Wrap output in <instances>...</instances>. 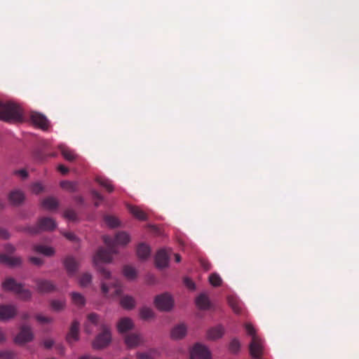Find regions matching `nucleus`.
Segmentation results:
<instances>
[{"label":"nucleus","instance_id":"obj_1","mask_svg":"<svg viewBox=\"0 0 359 359\" xmlns=\"http://www.w3.org/2000/svg\"><path fill=\"white\" fill-rule=\"evenodd\" d=\"M104 243L107 246V249L100 248L93 257V262L97 271L105 279H109V283H102L101 290L104 294H107L111 290V296H119L122 292V287L119 280L111 278V273L105 268L100 266L99 262L109 263L112 260V255L117 253L116 245H126L130 241V236L125 231L118 232L114 238L104 235L102 236Z\"/></svg>","mask_w":359,"mask_h":359},{"label":"nucleus","instance_id":"obj_2","mask_svg":"<svg viewBox=\"0 0 359 359\" xmlns=\"http://www.w3.org/2000/svg\"><path fill=\"white\" fill-rule=\"evenodd\" d=\"M0 119L6 122L22 121V110L13 102L0 100Z\"/></svg>","mask_w":359,"mask_h":359},{"label":"nucleus","instance_id":"obj_3","mask_svg":"<svg viewBox=\"0 0 359 359\" xmlns=\"http://www.w3.org/2000/svg\"><path fill=\"white\" fill-rule=\"evenodd\" d=\"M248 334L252 337V341L249 345L250 353L255 358H261L263 353L262 341L256 334V330L250 323L245 325Z\"/></svg>","mask_w":359,"mask_h":359},{"label":"nucleus","instance_id":"obj_4","mask_svg":"<svg viewBox=\"0 0 359 359\" xmlns=\"http://www.w3.org/2000/svg\"><path fill=\"white\" fill-rule=\"evenodd\" d=\"M2 287L6 291L14 292L23 300H27L30 299L32 296L31 292L29 290L25 289L21 284L18 283L12 278H6L2 283Z\"/></svg>","mask_w":359,"mask_h":359},{"label":"nucleus","instance_id":"obj_5","mask_svg":"<svg viewBox=\"0 0 359 359\" xmlns=\"http://www.w3.org/2000/svg\"><path fill=\"white\" fill-rule=\"evenodd\" d=\"M55 221L48 217H41L36 226H27L26 231L30 234H36L41 231H53L56 228Z\"/></svg>","mask_w":359,"mask_h":359},{"label":"nucleus","instance_id":"obj_6","mask_svg":"<svg viewBox=\"0 0 359 359\" xmlns=\"http://www.w3.org/2000/svg\"><path fill=\"white\" fill-rule=\"evenodd\" d=\"M102 332L100 333L93 343L95 348H102L107 346L111 341V335L109 327L102 324L101 325Z\"/></svg>","mask_w":359,"mask_h":359},{"label":"nucleus","instance_id":"obj_7","mask_svg":"<svg viewBox=\"0 0 359 359\" xmlns=\"http://www.w3.org/2000/svg\"><path fill=\"white\" fill-rule=\"evenodd\" d=\"M156 307L161 311H170L173 306V300L168 294H163L156 297L154 300Z\"/></svg>","mask_w":359,"mask_h":359},{"label":"nucleus","instance_id":"obj_8","mask_svg":"<svg viewBox=\"0 0 359 359\" xmlns=\"http://www.w3.org/2000/svg\"><path fill=\"white\" fill-rule=\"evenodd\" d=\"M190 359H211V353L208 347L198 343L191 351Z\"/></svg>","mask_w":359,"mask_h":359},{"label":"nucleus","instance_id":"obj_9","mask_svg":"<svg viewBox=\"0 0 359 359\" xmlns=\"http://www.w3.org/2000/svg\"><path fill=\"white\" fill-rule=\"evenodd\" d=\"M30 121L36 127L46 130L49 127V121L46 116L36 111H32L29 116Z\"/></svg>","mask_w":359,"mask_h":359},{"label":"nucleus","instance_id":"obj_10","mask_svg":"<svg viewBox=\"0 0 359 359\" xmlns=\"http://www.w3.org/2000/svg\"><path fill=\"white\" fill-rule=\"evenodd\" d=\"M34 335L32 329L29 326H22L19 334L15 338V342L18 344H24L33 339Z\"/></svg>","mask_w":359,"mask_h":359},{"label":"nucleus","instance_id":"obj_11","mask_svg":"<svg viewBox=\"0 0 359 359\" xmlns=\"http://www.w3.org/2000/svg\"><path fill=\"white\" fill-rule=\"evenodd\" d=\"M17 314V309L13 305H0V320H6Z\"/></svg>","mask_w":359,"mask_h":359},{"label":"nucleus","instance_id":"obj_12","mask_svg":"<svg viewBox=\"0 0 359 359\" xmlns=\"http://www.w3.org/2000/svg\"><path fill=\"white\" fill-rule=\"evenodd\" d=\"M156 266L165 268L168 266L169 262V253L165 249L159 250L155 257Z\"/></svg>","mask_w":359,"mask_h":359},{"label":"nucleus","instance_id":"obj_13","mask_svg":"<svg viewBox=\"0 0 359 359\" xmlns=\"http://www.w3.org/2000/svg\"><path fill=\"white\" fill-rule=\"evenodd\" d=\"M37 290L42 293H49L56 290V286L48 280H38L36 282Z\"/></svg>","mask_w":359,"mask_h":359},{"label":"nucleus","instance_id":"obj_14","mask_svg":"<svg viewBox=\"0 0 359 359\" xmlns=\"http://www.w3.org/2000/svg\"><path fill=\"white\" fill-rule=\"evenodd\" d=\"M227 302L229 306L236 314L241 315L243 313V304L238 298L234 296H229Z\"/></svg>","mask_w":359,"mask_h":359},{"label":"nucleus","instance_id":"obj_15","mask_svg":"<svg viewBox=\"0 0 359 359\" xmlns=\"http://www.w3.org/2000/svg\"><path fill=\"white\" fill-rule=\"evenodd\" d=\"M25 199L24 193L18 189L12 191L8 195V201L13 205H21Z\"/></svg>","mask_w":359,"mask_h":359},{"label":"nucleus","instance_id":"obj_16","mask_svg":"<svg viewBox=\"0 0 359 359\" xmlns=\"http://www.w3.org/2000/svg\"><path fill=\"white\" fill-rule=\"evenodd\" d=\"M79 323L74 320L67 335V340L69 343H72L79 339Z\"/></svg>","mask_w":359,"mask_h":359},{"label":"nucleus","instance_id":"obj_17","mask_svg":"<svg viewBox=\"0 0 359 359\" xmlns=\"http://www.w3.org/2000/svg\"><path fill=\"white\" fill-rule=\"evenodd\" d=\"M64 265L69 276L74 275L78 269V262L72 256H68L64 259Z\"/></svg>","mask_w":359,"mask_h":359},{"label":"nucleus","instance_id":"obj_18","mask_svg":"<svg viewBox=\"0 0 359 359\" xmlns=\"http://www.w3.org/2000/svg\"><path fill=\"white\" fill-rule=\"evenodd\" d=\"M224 328L223 326L219 325L209 329L207 332V337L208 339L216 340L221 338L224 335Z\"/></svg>","mask_w":359,"mask_h":359},{"label":"nucleus","instance_id":"obj_19","mask_svg":"<svg viewBox=\"0 0 359 359\" xmlns=\"http://www.w3.org/2000/svg\"><path fill=\"white\" fill-rule=\"evenodd\" d=\"M142 338L138 334H130L125 337V343L129 348H134L142 343Z\"/></svg>","mask_w":359,"mask_h":359},{"label":"nucleus","instance_id":"obj_20","mask_svg":"<svg viewBox=\"0 0 359 359\" xmlns=\"http://www.w3.org/2000/svg\"><path fill=\"white\" fill-rule=\"evenodd\" d=\"M133 323L130 318H123L118 321L117 324V329L120 333H124L132 330L133 328Z\"/></svg>","mask_w":359,"mask_h":359},{"label":"nucleus","instance_id":"obj_21","mask_svg":"<svg viewBox=\"0 0 359 359\" xmlns=\"http://www.w3.org/2000/svg\"><path fill=\"white\" fill-rule=\"evenodd\" d=\"M0 262L10 266H15L21 264V259L20 257L2 254L0 255Z\"/></svg>","mask_w":359,"mask_h":359},{"label":"nucleus","instance_id":"obj_22","mask_svg":"<svg viewBox=\"0 0 359 359\" xmlns=\"http://www.w3.org/2000/svg\"><path fill=\"white\" fill-rule=\"evenodd\" d=\"M187 334V327L184 324H180L174 327L171 331V337L174 339H180Z\"/></svg>","mask_w":359,"mask_h":359},{"label":"nucleus","instance_id":"obj_23","mask_svg":"<svg viewBox=\"0 0 359 359\" xmlns=\"http://www.w3.org/2000/svg\"><path fill=\"white\" fill-rule=\"evenodd\" d=\"M129 212L137 219L140 220H147V214L138 206L128 205Z\"/></svg>","mask_w":359,"mask_h":359},{"label":"nucleus","instance_id":"obj_24","mask_svg":"<svg viewBox=\"0 0 359 359\" xmlns=\"http://www.w3.org/2000/svg\"><path fill=\"white\" fill-rule=\"evenodd\" d=\"M33 250L37 253H40L48 257H50L55 253V250L53 248L40 244L34 245L33 246Z\"/></svg>","mask_w":359,"mask_h":359},{"label":"nucleus","instance_id":"obj_25","mask_svg":"<svg viewBox=\"0 0 359 359\" xmlns=\"http://www.w3.org/2000/svg\"><path fill=\"white\" fill-rule=\"evenodd\" d=\"M196 304L201 309H208L210 307V300L205 294H201L196 299Z\"/></svg>","mask_w":359,"mask_h":359},{"label":"nucleus","instance_id":"obj_26","mask_svg":"<svg viewBox=\"0 0 359 359\" xmlns=\"http://www.w3.org/2000/svg\"><path fill=\"white\" fill-rule=\"evenodd\" d=\"M121 306L126 309H132L135 306V300L131 296H123L120 301Z\"/></svg>","mask_w":359,"mask_h":359},{"label":"nucleus","instance_id":"obj_27","mask_svg":"<svg viewBox=\"0 0 359 359\" xmlns=\"http://www.w3.org/2000/svg\"><path fill=\"white\" fill-rule=\"evenodd\" d=\"M42 206L47 210H55L58 207V202L53 197H48L42 201Z\"/></svg>","mask_w":359,"mask_h":359},{"label":"nucleus","instance_id":"obj_28","mask_svg":"<svg viewBox=\"0 0 359 359\" xmlns=\"http://www.w3.org/2000/svg\"><path fill=\"white\" fill-rule=\"evenodd\" d=\"M96 182L100 186L105 188L108 192L111 193L114 191V186L109 179H107L104 177H96Z\"/></svg>","mask_w":359,"mask_h":359},{"label":"nucleus","instance_id":"obj_29","mask_svg":"<svg viewBox=\"0 0 359 359\" xmlns=\"http://www.w3.org/2000/svg\"><path fill=\"white\" fill-rule=\"evenodd\" d=\"M137 254L140 259H146L150 255V248L147 245L141 243L137 248Z\"/></svg>","mask_w":359,"mask_h":359},{"label":"nucleus","instance_id":"obj_30","mask_svg":"<svg viewBox=\"0 0 359 359\" xmlns=\"http://www.w3.org/2000/svg\"><path fill=\"white\" fill-rule=\"evenodd\" d=\"M72 302L79 307H82L86 304L85 298L79 292H72L71 294Z\"/></svg>","mask_w":359,"mask_h":359},{"label":"nucleus","instance_id":"obj_31","mask_svg":"<svg viewBox=\"0 0 359 359\" xmlns=\"http://www.w3.org/2000/svg\"><path fill=\"white\" fill-rule=\"evenodd\" d=\"M60 186L63 189L69 191L70 192H74L77 191L78 183L76 182L71 181H62Z\"/></svg>","mask_w":359,"mask_h":359},{"label":"nucleus","instance_id":"obj_32","mask_svg":"<svg viewBox=\"0 0 359 359\" xmlns=\"http://www.w3.org/2000/svg\"><path fill=\"white\" fill-rule=\"evenodd\" d=\"M60 151L63 157L69 161H73L76 158V155L74 152L69 148L62 147L60 148Z\"/></svg>","mask_w":359,"mask_h":359},{"label":"nucleus","instance_id":"obj_33","mask_svg":"<svg viewBox=\"0 0 359 359\" xmlns=\"http://www.w3.org/2000/svg\"><path fill=\"white\" fill-rule=\"evenodd\" d=\"M140 317L143 320H149L154 317V313L153 310L148 307H143L140 310Z\"/></svg>","mask_w":359,"mask_h":359},{"label":"nucleus","instance_id":"obj_34","mask_svg":"<svg viewBox=\"0 0 359 359\" xmlns=\"http://www.w3.org/2000/svg\"><path fill=\"white\" fill-rule=\"evenodd\" d=\"M51 309L55 311H60L65 307V302L62 300H51L50 302Z\"/></svg>","mask_w":359,"mask_h":359},{"label":"nucleus","instance_id":"obj_35","mask_svg":"<svg viewBox=\"0 0 359 359\" xmlns=\"http://www.w3.org/2000/svg\"><path fill=\"white\" fill-rule=\"evenodd\" d=\"M123 274L128 279L130 280L135 279L137 276L135 269L130 266H126L123 268Z\"/></svg>","mask_w":359,"mask_h":359},{"label":"nucleus","instance_id":"obj_36","mask_svg":"<svg viewBox=\"0 0 359 359\" xmlns=\"http://www.w3.org/2000/svg\"><path fill=\"white\" fill-rule=\"evenodd\" d=\"M104 219L105 223L111 228H114L119 225L118 219L114 216L107 215Z\"/></svg>","mask_w":359,"mask_h":359},{"label":"nucleus","instance_id":"obj_37","mask_svg":"<svg viewBox=\"0 0 359 359\" xmlns=\"http://www.w3.org/2000/svg\"><path fill=\"white\" fill-rule=\"evenodd\" d=\"M221 277L216 273H213L209 276V282L214 287H218L222 284Z\"/></svg>","mask_w":359,"mask_h":359},{"label":"nucleus","instance_id":"obj_38","mask_svg":"<svg viewBox=\"0 0 359 359\" xmlns=\"http://www.w3.org/2000/svg\"><path fill=\"white\" fill-rule=\"evenodd\" d=\"M241 343L236 338L233 339L229 344V350L233 353H237L240 351Z\"/></svg>","mask_w":359,"mask_h":359},{"label":"nucleus","instance_id":"obj_39","mask_svg":"<svg viewBox=\"0 0 359 359\" xmlns=\"http://www.w3.org/2000/svg\"><path fill=\"white\" fill-rule=\"evenodd\" d=\"M92 280V276L88 273H85L81 275L80 279H79V284L82 287H86L88 285Z\"/></svg>","mask_w":359,"mask_h":359},{"label":"nucleus","instance_id":"obj_40","mask_svg":"<svg viewBox=\"0 0 359 359\" xmlns=\"http://www.w3.org/2000/svg\"><path fill=\"white\" fill-rule=\"evenodd\" d=\"M64 217L69 221H76L77 220V215L75 210L73 209H67L64 212Z\"/></svg>","mask_w":359,"mask_h":359},{"label":"nucleus","instance_id":"obj_41","mask_svg":"<svg viewBox=\"0 0 359 359\" xmlns=\"http://www.w3.org/2000/svg\"><path fill=\"white\" fill-rule=\"evenodd\" d=\"M91 194L93 196V199L96 201L95 202V206L98 207L100 202H102L104 201V197L99 192H97L95 190H92Z\"/></svg>","mask_w":359,"mask_h":359},{"label":"nucleus","instance_id":"obj_42","mask_svg":"<svg viewBox=\"0 0 359 359\" xmlns=\"http://www.w3.org/2000/svg\"><path fill=\"white\" fill-rule=\"evenodd\" d=\"M35 318L36 320L41 324H48L53 322L52 318L43 316L41 314L36 315Z\"/></svg>","mask_w":359,"mask_h":359},{"label":"nucleus","instance_id":"obj_43","mask_svg":"<svg viewBox=\"0 0 359 359\" xmlns=\"http://www.w3.org/2000/svg\"><path fill=\"white\" fill-rule=\"evenodd\" d=\"M100 317L95 313H91L88 315V321L95 325L99 324Z\"/></svg>","mask_w":359,"mask_h":359},{"label":"nucleus","instance_id":"obj_44","mask_svg":"<svg viewBox=\"0 0 359 359\" xmlns=\"http://www.w3.org/2000/svg\"><path fill=\"white\" fill-rule=\"evenodd\" d=\"M43 187L39 182L34 183L32 187V191L35 194H39V193L43 191Z\"/></svg>","mask_w":359,"mask_h":359},{"label":"nucleus","instance_id":"obj_45","mask_svg":"<svg viewBox=\"0 0 359 359\" xmlns=\"http://www.w3.org/2000/svg\"><path fill=\"white\" fill-rule=\"evenodd\" d=\"M184 285H186L187 287H188L189 289L191 290H195V283L193 282V280L189 278H184Z\"/></svg>","mask_w":359,"mask_h":359},{"label":"nucleus","instance_id":"obj_46","mask_svg":"<svg viewBox=\"0 0 359 359\" xmlns=\"http://www.w3.org/2000/svg\"><path fill=\"white\" fill-rule=\"evenodd\" d=\"M29 261L31 263L38 266H41L43 264V259L40 257H30Z\"/></svg>","mask_w":359,"mask_h":359},{"label":"nucleus","instance_id":"obj_47","mask_svg":"<svg viewBox=\"0 0 359 359\" xmlns=\"http://www.w3.org/2000/svg\"><path fill=\"white\" fill-rule=\"evenodd\" d=\"M0 357L5 359H11L14 357V353L10 351H1Z\"/></svg>","mask_w":359,"mask_h":359},{"label":"nucleus","instance_id":"obj_48","mask_svg":"<svg viewBox=\"0 0 359 359\" xmlns=\"http://www.w3.org/2000/svg\"><path fill=\"white\" fill-rule=\"evenodd\" d=\"M201 265L205 271H209L211 269V264L208 261L201 260Z\"/></svg>","mask_w":359,"mask_h":359},{"label":"nucleus","instance_id":"obj_49","mask_svg":"<svg viewBox=\"0 0 359 359\" xmlns=\"http://www.w3.org/2000/svg\"><path fill=\"white\" fill-rule=\"evenodd\" d=\"M0 238L2 239H8L9 238V233L7 230L0 229Z\"/></svg>","mask_w":359,"mask_h":359},{"label":"nucleus","instance_id":"obj_50","mask_svg":"<svg viewBox=\"0 0 359 359\" xmlns=\"http://www.w3.org/2000/svg\"><path fill=\"white\" fill-rule=\"evenodd\" d=\"M15 175H20L22 178H26L28 176V173L25 170H20L15 171Z\"/></svg>","mask_w":359,"mask_h":359},{"label":"nucleus","instance_id":"obj_51","mask_svg":"<svg viewBox=\"0 0 359 359\" xmlns=\"http://www.w3.org/2000/svg\"><path fill=\"white\" fill-rule=\"evenodd\" d=\"M65 236L69 241H74L76 240V237L74 233L72 232H67L65 233Z\"/></svg>","mask_w":359,"mask_h":359},{"label":"nucleus","instance_id":"obj_52","mask_svg":"<svg viewBox=\"0 0 359 359\" xmlns=\"http://www.w3.org/2000/svg\"><path fill=\"white\" fill-rule=\"evenodd\" d=\"M137 359H154L149 355L147 353H139L137 355Z\"/></svg>","mask_w":359,"mask_h":359},{"label":"nucleus","instance_id":"obj_53","mask_svg":"<svg viewBox=\"0 0 359 359\" xmlns=\"http://www.w3.org/2000/svg\"><path fill=\"white\" fill-rule=\"evenodd\" d=\"M43 345L46 348H50L53 346V341L52 339H46L44 340L43 341Z\"/></svg>","mask_w":359,"mask_h":359},{"label":"nucleus","instance_id":"obj_54","mask_svg":"<svg viewBox=\"0 0 359 359\" xmlns=\"http://www.w3.org/2000/svg\"><path fill=\"white\" fill-rule=\"evenodd\" d=\"M57 169L63 175H66L69 172V169L63 165H60Z\"/></svg>","mask_w":359,"mask_h":359},{"label":"nucleus","instance_id":"obj_55","mask_svg":"<svg viewBox=\"0 0 359 359\" xmlns=\"http://www.w3.org/2000/svg\"><path fill=\"white\" fill-rule=\"evenodd\" d=\"M5 250L8 253H13L15 251V248L12 245L7 244L5 246Z\"/></svg>","mask_w":359,"mask_h":359},{"label":"nucleus","instance_id":"obj_56","mask_svg":"<svg viewBox=\"0 0 359 359\" xmlns=\"http://www.w3.org/2000/svg\"><path fill=\"white\" fill-rule=\"evenodd\" d=\"M6 340V337L3 331L0 330V342H4Z\"/></svg>","mask_w":359,"mask_h":359},{"label":"nucleus","instance_id":"obj_57","mask_svg":"<svg viewBox=\"0 0 359 359\" xmlns=\"http://www.w3.org/2000/svg\"><path fill=\"white\" fill-rule=\"evenodd\" d=\"M175 259L176 262H180L181 261V257L179 254H175Z\"/></svg>","mask_w":359,"mask_h":359},{"label":"nucleus","instance_id":"obj_58","mask_svg":"<svg viewBox=\"0 0 359 359\" xmlns=\"http://www.w3.org/2000/svg\"><path fill=\"white\" fill-rule=\"evenodd\" d=\"M79 359H101V358L91 357V356H83V357L80 358Z\"/></svg>","mask_w":359,"mask_h":359},{"label":"nucleus","instance_id":"obj_59","mask_svg":"<svg viewBox=\"0 0 359 359\" xmlns=\"http://www.w3.org/2000/svg\"><path fill=\"white\" fill-rule=\"evenodd\" d=\"M85 331L87 332V333H90L91 332V330L88 327V325L86 324L85 325Z\"/></svg>","mask_w":359,"mask_h":359},{"label":"nucleus","instance_id":"obj_60","mask_svg":"<svg viewBox=\"0 0 359 359\" xmlns=\"http://www.w3.org/2000/svg\"><path fill=\"white\" fill-rule=\"evenodd\" d=\"M22 318L23 319H25H25H27V318H29V314H28V313H24V314L22 315Z\"/></svg>","mask_w":359,"mask_h":359},{"label":"nucleus","instance_id":"obj_61","mask_svg":"<svg viewBox=\"0 0 359 359\" xmlns=\"http://www.w3.org/2000/svg\"><path fill=\"white\" fill-rule=\"evenodd\" d=\"M78 201L81 203L83 201V198L81 197H79Z\"/></svg>","mask_w":359,"mask_h":359},{"label":"nucleus","instance_id":"obj_62","mask_svg":"<svg viewBox=\"0 0 359 359\" xmlns=\"http://www.w3.org/2000/svg\"><path fill=\"white\" fill-rule=\"evenodd\" d=\"M50 156H55V154H52L50 155Z\"/></svg>","mask_w":359,"mask_h":359}]
</instances>
